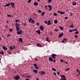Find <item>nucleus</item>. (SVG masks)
Wrapping results in <instances>:
<instances>
[{"mask_svg": "<svg viewBox=\"0 0 80 80\" xmlns=\"http://www.w3.org/2000/svg\"><path fill=\"white\" fill-rule=\"evenodd\" d=\"M10 5H11V4H10V2H8V3H7L5 5H4L5 7H10Z\"/></svg>", "mask_w": 80, "mask_h": 80, "instance_id": "nucleus-11", "label": "nucleus"}, {"mask_svg": "<svg viewBox=\"0 0 80 80\" xmlns=\"http://www.w3.org/2000/svg\"><path fill=\"white\" fill-rule=\"evenodd\" d=\"M19 41L21 42V43H22V42H23V39L22 38H20L19 39Z\"/></svg>", "mask_w": 80, "mask_h": 80, "instance_id": "nucleus-17", "label": "nucleus"}, {"mask_svg": "<svg viewBox=\"0 0 80 80\" xmlns=\"http://www.w3.org/2000/svg\"><path fill=\"white\" fill-rule=\"evenodd\" d=\"M57 13H60L61 15H63V14H64V13H65V12H62V11H58L57 12Z\"/></svg>", "mask_w": 80, "mask_h": 80, "instance_id": "nucleus-5", "label": "nucleus"}, {"mask_svg": "<svg viewBox=\"0 0 80 80\" xmlns=\"http://www.w3.org/2000/svg\"><path fill=\"white\" fill-rule=\"evenodd\" d=\"M20 32L22 34H23V30H22V29L20 30Z\"/></svg>", "mask_w": 80, "mask_h": 80, "instance_id": "nucleus-38", "label": "nucleus"}, {"mask_svg": "<svg viewBox=\"0 0 80 80\" xmlns=\"http://www.w3.org/2000/svg\"><path fill=\"white\" fill-rule=\"evenodd\" d=\"M38 74H40V75H43L45 74V72L43 71H42L38 72Z\"/></svg>", "mask_w": 80, "mask_h": 80, "instance_id": "nucleus-4", "label": "nucleus"}, {"mask_svg": "<svg viewBox=\"0 0 80 80\" xmlns=\"http://www.w3.org/2000/svg\"><path fill=\"white\" fill-rule=\"evenodd\" d=\"M47 6H45L44 7V8H45V9H47Z\"/></svg>", "mask_w": 80, "mask_h": 80, "instance_id": "nucleus-51", "label": "nucleus"}, {"mask_svg": "<svg viewBox=\"0 0 80 80\" xmlns=\"http://www.w3.org/2000/svg\"><path fill=\"white\" fill-rule=\"evenodd\" d=\"M38 13H41V12H42V11L40 10H39L38 11Z\"/></svg>", "mask_w": 80, "mask_h": 80, "instance_id": "nucleus-50", "label": "nucleus"}, {"mask_svg": "<svg viewBox=\"0 0 80 80\" xmlns=\"http://www.w3.org/2000/svg\"><path fill=\"white\" fill-rule=\"evenodd\" d=\"M45 15V12H43L41 13V16H43V15Z\"/></svg>", "mask_w": 80, "mask_h": 80, "instance_id": "nucleus-29", "label": "nucleus"}, {"mask_svg": "<svg viewBox=\"0 0 80 80\" xmlns=\"http://www.w3.org/2000/svg\"><path fill=\"white\" fill-rule=\"evenodd\" d=\"M9 31L10 32H11V33L13 32V30H12V29H11L10 28H9Z\"/></svg>", "mask_w": 80, "mask_h": 80, "instance_id": "nucleus-20", "label": "nucleus"}, {"mask_svg": "<svg viewBox=\"0 0 80 80\" xmlns=\"http://www.w3.org/2000/svg\"><path fill=\"white\" fill-rule=\"evenodd\" d=\"M10 3L11 5V7L12 8H15V3L14 2H11Z\"/></svg>", "mask_w": 80, "mask_h": 80, "instance_id": "nucleus-7", "label": "nucleus"}, {"mask_svg": "<svg viewBox=\"0 0 80 80\" xmlns=\"http://www.w3.org/2000/svg\"><path fill=\"white\" fill-rule=\"evenodd\" d=\"M31 2H32V0H28V3H30Z\"/></svg>", "mask_w": 80, "mask_h": 80, "instance_id": "nucleus-42", "label": "nucleus"}, {"mask_svg": "<svg viewBox=\"0 0 80 80\" xmlns=\"http://www.w3.org/2000/svg\"><path fill=\"white\" fill-rule=\"evenodd\" d=\"M60 80H67V79H66V78H61Z\"/></svg>", "mask_w": 80, "mask_h": 80, "instance_id": "nucleus-26", "label": "nucleus"}, {"mask_svg": "<svg viewBox=\"0 0 80 80\" xmlns=\"http://www.w3.org/2000/svg\"><path fill=\"white\" fill-rule=\"evenodd\" d=\"M36 33H38V34L39 35H40L41 34V32H40V29H39L38 31H35Z\"/></svg>", "mask_w": 80, "mask_h": 80, "instance_id": "nucleus-12", "label": "nucleus"}, {"mask_svg": "<svg viewBox=\"0 0 80 80\" xmlns=\"http://www.w3.org/2000/svg\"><path fill=\"white\" fill-rule=\"evenodd\" d=\"M2 48H3V49H4V50H7V47H5V46H2Z\"/></svg>", "mask_w": 80, "mask_h": 80, "instance_id": "nucleus-19", "label": "nucleus"}, {"mask_svg": "<svg viewBox=\"0 0 80 80\" xmlns=\"http://www.w3.org/2000/svg\"><path fill=\"white\" fill-rule=\"evenodd\" d=\"M1 52L2 54V55H4V52H3L1 51Z\"/></svg>", "mask_w": 80, "mask_h": 80, "instance_id": "nucleus-40", "label": "nucleus"}, {"mask_svg": "<svg viewBox=\"0 0 80 80\" xmlns=\"http://www.w3.org/2000/svg\"><path fill=\"white\" fill-rule=\"evenodd\" d=\"M44 28V27L42 25H41L39 27V29H40L41 30V31H43V30Z\"/></svg>", "mask_w": 80, "mask_h": 80, "instance_id": "nucleus-8", "label": "nucleus"}, {"mask_svg": "<svg viewBox=\"0 0 80 80\" xmlns=\"http://www.w3.org/2000/svg\"><path fill=\"white\" fill-rule=\"evenodd\" d=\"M53 74L54 75H57V74H56V73L55 72H53Z\"/></svg>", "mask_w": 80, "mask_h": 80, "instance_id": "nucleus-56", "label": "nucleus"}, {"mask_svg": "<svg viewBox=\"0 0 80 80\" xmlns=\"http://www.w3.org/2000/svg\"><path fill=\"white\" fill-rule=\"evenodd\" d=\"M47 40H48L49 39V38L48 37L46 38Z\"/></svg>", "mask_w": 80, "mask_h": 80, "instance_id": "nucleus-60", "label": "nucleus"}, {"mask_svg": "<svg viewBox=\"0 0 80 80\" xmlns=\"http://www.w3.org/2000/svg\"><path fill=\"white\" fill-rule=\"evenodd\" d=\"M49 60L51 62H52L53 61V58L52 57H49L48 58Z\"/></svg>", "mask_w": 80, "mask_h": 80, "instance_id": "nucleus-16", "label": "nucleus"}, {"mask_svg": "<svg viewBox=\"0 0 80 80\" xmlns=\"http://www.w3.org/2000/svg\"><path fill=\"white\" fill-rule=\"evenodd\" d=\"M10 34H8V35H7V36L8 37H10Z\"/></svg>", "mask_w": 80, "mask_h": 80, "instance_id": "nucleus-53", "label": "nucleus"}, {"mask_svg": "<svg viewBox=\"0 0 80 80\" xmlns=\"http://www.w3.org/2000/svg\"><path fill=\"white\" fill-rule=\"evenodd\" d=\"M37 80H39V79L38 78H36Z\"/></svg>", "mask_w": 80, "mask_h": 80, "instance_id": "nucleus-64", "label": "nucleus"}, {"mask_svg": "<svg viewBox=\"0 0 80 80\" xmlns=\"http://www.w3.org/2000/svg\"><path fill=\"white\" fill-rule=\"evenodd\" d=\"M54 23H55L56 24L57 23H58V21H57V19H55L54 21Z\"/></svg>", "mask_w": 80, "mask_h": 80, "instance_id": "nucleus-22", "label": "nucleus"}, {"mask_svg": "<svg viewBox=\"0 0 80 80\" xmlns=\"http://www.w3.org/2000/svg\"><path fill=\"white\" fill-rule=\"evenodd\" d=\"M52 70H53V71H56V69H54V68H52Z\"/></svg>", "mask_w": 80, "mask_h": 80, "instance_id": "nucleus-41", "label": "nucleus"}, {"mask_svg": "<svg viewBox=\"0 0 80 80\" xmlns=\"http://www.w3.org/2000/svg\"><path fill=\"white\" fill-rule=\"evenodd\" d=\"M59 28L61 30H63L64 28H62V27H59Z\"/></svg>", "mask_w": 80, "mask_h": 80, "instance_id": "nucleus-27", "label": "nucleus"}, {"mask_svg": "<svg viewBox=\"0 0 80 80\" xmlns=\"http://www.w3.org/2000/svg\"><path fill=\"white\" fill-rule=\"evenodd\" d=\"M28 20L29 21V23H30L32 20V21H31V22L33 24L35 23V20H33V18H28Z\"/></svg>", "mask_w": 80, "mask_h": 80, "instance_id": "nucleus-2", "label": "nucleus"}, {"mask_svg": "<svg viewBox=\"0 0 80 80\" xmlns=\"http://www.w3.org/2000/svg\"><path fill=\"white\" fill-rule=\"evenodd\" d=\"M80 71H78V74H79V75H80Z\"/></svg>", "mask_w": 80, "mask_h": 80, "instance_id": "nucleus-62", "label": "nucleus"}, {"mask_svg": "<svg viewBox=\"0 0 80 80\" xmlns=\"http://www.w3.org/2000/svg\"><path fill=\"white\" fill-rule=\"evenodd\" d=\"M13 48H14V49H16V47L14 45L12 46Z\"/></svg>", "mask_w": 80, "mask_h": 80, "instance_id": "nucleus-49", "label": "nucleus"}, {"mask_svg": "<svg viewBox=\"0 0 80 80\" xmlns=\"http://www.w3.org/2000/svg\"><path fill=\"white\" fill-rule=\"evenodd\" d=\"M34 5L36 6V5H38V2H35L34 3Z\"/></svg>", "mask_w": 80, "mask_h": 80, "instance_id": "nucleus-21", "label": "nucleus"}, {"mask_svg": "<svg viewBox=\"0 0 80 80\" xmlns=\"http://www.w3.org/2000/svg\"><path fill=\"white\" fill-rule=\"evenodd\" d=\"M15 25L16 26L17 34H18V35H22V33L20 31H20V28H19V26L20 25L18 23H17L15 24Z\"/></svg>", "mask_w": 80, "mask_h": 80, "instance_id": "nucleus-1", "label": "nucleus"}, {"mask_svg": "<svg viewBox=\"0 0 80 80\" xmlns=\"http://www.w3.org/2000/svg\"><path fill=\"white\" fill-rule=\"evenodd\" d=\"M14 78L15 80H18L19 79H20V77L18 75H17L16 76H14Z\"/></svg>", "mask_w": 80, "mask_h": 80, "instance_id": "nucleus-3", "label": "nucleus"}, {"mask_svg": "<svg viewBox=\"0 0 80 80\" xmlns=\"http://www.w3.org/2000/svg\"><path fill=\"white\" fill-rule=\"evenodd\" d=\"M52 2V0H48V3H50Z\"/></svg>", "mask_w": 80, "mask_h": 80, "instance_id": "nucleus-46", "label": "nucleus"}, {"mask_svg": "<svg viewBox=\"0 0 80 80\" xmlns=\"http://www.w3.org/2000/svg\"><path fill=\"white\" fill-rule=\"evenodd\" d=\"M23 26H24V27H26V25H27V23H23Z\"/></svg>", "mask_w": 80, "mask_h": 80, "instance_id": "nucleus-34", "label": "nucleus"}, {"mask_svg": "<svg viewBox=\"0 0 80 80\" xmlns=\"http://www.w3.org/2000/svg\"><path fill=\"white\" fill-rule=\"evenodd\" d=\"M26 80H30V79L29 78H27L26 79Z\"/></svg>", "mask_w": 80, "mask_h": 80, "instance_id": "nucleus-58", "label": "nucleus"}, {"mask_svg": "<svg viewBox=\"0 0 80 80\" xmlns=\"http://www.w3.org/2000/svg\"><path fill=\"white\" fill-rule=\"evenodd\" d=\"M60 61L62 63H63V60H62V59H60Z\"/></svg>", "mask_w": 80, "mask_h": 80, "instance_id": "nucleus-44", "label": "nucleus"}, {"mask_svg": "<svg viewBox=\"0 0 80 80\" xmlns=\"http://www.w3.org/2000/svg\"><path fill=\"white\" fill-rule=\"evenodd\" d=\"M34 66L35 67V68H36V69H38V68L37 67V64H36V63H34Z\"/></svg>", "mask_w": 80, "mask_h": 80, "instance_id": "nucleus-14", "label": "nucleus"}, {"mask_svg": "<svg viewBox=\"0 0 80 80\" xmlns=\"http://www.w3.org/2000/svg\"><path fill=\"white\" fill-rule=\"evenodd\" d=\"M79 71H78V69H77L76 70V72H78Z\"/></svg>", "mask_w": 80, "mask_h": 80, "instance_id": "nucleus-61", "label": "nucleus"}, {"mask_svg": "<svg viewBox=\"0 0 80 80\" xmlns=\"http://www.w3.org/2000/svg\"><path fill=\"white\" fill-rule=\"evenodd\" d=\"M57 13H54L53 14L54 16H57Z\"/></svg>", "mask_w": 80, "mask_h": 80, "instance_id": "nucleus-43", "label": "nucleus"}, {"mask_svg": "<svg viewBox=\"0 0 80 80\" xmlns=\"http://www.w3.org/2000/svg\"><path fill=\"white\" fill-rule=\"evenodd\" d=\"M65 20H67V19H68V17H66L65 18Z\"/></svg>", "mask_w": 80, "mask_h": 80, "instance_id": "nucleus-54", "label": "nucleus"}, {"mask_svg": "<svg viewBox=\"0 0 80 80\" xmlns=\"http://www.w3.org/2000/svg\"><path fill=\"white\" fill-rule=\"evenodd\" d=\"M10 50H13L14 49L13 48V47H12V46H10Z\"/></svg>", "mask_w": 80, "mask_h": 80, "instance_id": "nucleus-23", "label": "nucleus"}, {"mask_svg": "<svg viewBox=\"0 0 80 80\" xmlns=\"http://www.w3.org/2000/svg\"><path fill=\"white\" fill-rule=\"evenodd\" d=\"M54 30L55 31H56V32H58V29H55Z\"/></svg>", "mask_w": 80, "mask_h": 80, "instance_id": "nucleus-52", "label": "nucleus"}, {"mask_svg": "<svg viewBox=\"0 0 80 80\" xmlns=\"http://www.w3.org/2000/svg\"><path fill=\"white\" fill-rule=\"evenodd\" d=\"M48 7L49 8V9L48 10L49 11H50V10H52V7L51 5H48Z\"/></svg>", "mask_w": 80, "mask_h": 80, "instance_id": "nucleus-9", "label": "nucleus"}, {"mask_svg": "<svg viewBox=\"0 0 80 80\" xmlns=\"http://www.w3.org/2000/svg\"><path fill=\"white\" fill-rule=\"evenodd\" d=\"M62 43H65V41H64L63 40H62Z\"/></svg>", "mask_w": 80, "mask_h": 80, "instance_id": "nucleus-55", "label": "nucleus"}, {"mask_svg": "<svg viewBox=\"0 0 80 80\" xmlns=\"http://www.w3.org/2000/svg\"><path fill=\"white\" fill-rule=\"evenodd\" d=\"M64 35V34L63 33H61L59 34V36H58V38H60V37H62V36H63Z\"/></svg>", "mask_w": 80, "mask_h": 80, "instance_id": "nucleus-10", "label": "nucleus"}, {"mask_svg": "<svg viewBox=\"0 0 80 80\" xmlns=\"http://www.w3.org/2000/svg\"><path fill=\"white\" fill-rule=\"evenodd\" d=\"M20 22V20L19 19H16L15 20V22L16 23H17V22Z\"/></svg>", "mask_w": 80, "mask_h": 80, "instance_id": "nucleus-25", "label": "nucleus"}, {"mask_svg": "<svg viewBox=\"0 0 80 80\" xmlns=\"http://www.w3.org/2000/svg\"><path fill=\"white\" fill-rule=\"evenodd\" d=\"M61 77L62 78H65V76L63 75H61Z\"/></svg>", "mask_w": 80, "mask_h": 80, "instance_id": "nucleus-35", "label": "nucleus"}, {"mask_svg": "<svg viewBox=\"0 0 80 80\" xmlns=\"http://www.w3.org/2000/svg\"><path fill=\"white\" fill-rule=\"evenodd\" d=\"M70 70V68H68L66 69L65 70L66 71V72H68V70Z\"/></svg>", "mask_w": 80, "mask_h": 80, "instance_id": "nucleus-28", "label": "nucleus"}, {"mask_svg": "<svg viewBox=\"0 0 80 80\" xmlns=\"http://www.w3.org/2000/svg\"><path fill=\"white\" fill-rule=\"evenodd\" d=\"M73 31H78V29H73Z\"/></svg>", "mask_w": 80, "mask_h": 80, "instance_id": "nucleus-45", "label": "nucleus"}, {"mask_svg": "<svg viewBox=\"0 0 80 80\" xmlns=\"http://www.w3.org/2000/svg\"><path fill=\"white\" fill-rule=\"evenodd\" d=\"M44 23H45V24H47V21H44Z\"/></svg>", "mask_w": 80, "mask_h": 80, "instance_id": "nucleus-39", "label": "nucleus"}, {"mask_svg": "<svg viewBox=\"0 0 80 80\" xmlns=\"http://www.w3.org/2000/svg\"><path fill=\"white\" fill-rule=\"evenodd\" d=\"M67 39L66 38H64L63 39V40H64V41H66V40H67Z\"/></svg>", "mask_w": 80, "mask_h": 80, "instance_id": "nucleus-48", "label": "nucleus"}, {"mask_svg": "<svg viewBox=\"0 0 80 80\" xmlns=\"http://www.w3.org/2000/svg\"><path fill=\"white\" fill-rule=\"evenodd\" d=\"M33 72L34 73H36V74H37L38 73V71H37V70H33Z\"/></svg>", "mask_w": 80, "mask_h": 80, "instance_id": "nucleus-15", "label": "nucleus"}, {"mask_svg": "<svg viewBox=\"0 0 80 80\" xmlns=\"http://www.w3.org/2000/svg\"><path fill=\"white\" fill-rule=\"evenodd\" d=\"M52 25L51 21L50 20H48V25Z\"/></svg>", "mask_w": 80, "mask_h": 80, "instance_id": "nucleus-13", "label": "nucleus"}, {"mask_svg": "<svg viewBox=\"0 0 80 80\" xmlns=\"http://www.w3.org/2000/svg\"><path fill=\"white\" fill-rule=\"evenodd\" d=\"M50 34H53V33L52 32H50Z\"/></svg>", "mask_w": 80, "mask_h": 80, "instance_id": "nucleus-63", "label": "nucleus"}, {"mask_svg": "<svg viewBox=\"0 0 80 80\" xmlns=\"http://www.w3.org/2000/svg\"><path fill=\"white\" fill-rule=\"evenodd\" d=\"M75 38H78V35H75Z\"/></svg>", "mask_w": 80, "mask_h": 80, "instance_id": "nucleus-37", "label": "nucleus"}, {"mask_svg": "<svg viewBox=\"0 0 80 80\" xmlns=\"http://www.w3.org/2000/svg\"><path fill=\"white\" fill-rule=\"evenodd\" d=\"M58 75H59V72H57Z\"/></svg>", "mask_w": 80, "mask_h": 80, "instance_id": "nucleus-57", "label": "nucleus"}, {"mask_svg": "<svg viewBox=\"0 0 80 80\" xmlns=\"http://www.w3.org/2000/svg\"><path fill=\"white\" fill-rule=\"evenodd\" d=\"M36 45L38 47H42V46L41 45V44H38V43H37Z\"/></svg>", "mask_w": 80, "mask_h": 80, "instance_id": "nucleus-18", "label": "nucleus"}, {"mask_svg": "<svg viewBox=\"0 0 80 80\" xmlns=\"http://www.w3.org/2000/svg\"><path fill=\"white\" fill-rule=\"evenodd\" d=\"M26 78H30V76L28 75L26 77Z\"/></svg>", "mask_w": 80, "mask_h": 80, "instance_id": "nucleus-24", "label": "nucleus"}, {"mask_svg": "<svg viewBox=\"0 0 80 80\" xmlns=\"http://www.w3.org/2000/svg\"><path fill=\"white\" fill-rule=\"evenodd\" d=\"M51 57L52 58H53L54 59H55L56 58V57H57V55L54 54H52Z\"/></svg>", "mask_w": 80, "mask_h": 80, "instance_id": "nucleus-6", "label": "nucleus"}, {"mask_svg": "<svg viewBox=\"0 0 80 80\" xmlns=\"http://www.w3.org/2000/svg\"><path fill=\"white\" fill-rule=\"evenodd\" d=\"M78 33H79V32L78 31H76L75 33V34H78Z\"/></svg>", "mask_w": 80, "mask_h": 80, "instance_id": "nucleus-36", "label": "nucleus"}, {"mask_svg": "<svg viewBox=\"0 0 80 80\" xmlns=\"http://www.w3.org/2000/svg\"><path fill=\"white\" fill-rule=\"evenodd\" d=\"M40 24V23H38V22H37V25L38 26H39V24Z\"/></svg>", "mask_w": 80, "mask_h": 80, "instance_id": "nucleus-47", "label": "nucleus"}, {"mask_svg": "<svg viewBox=\"0 0 80 80\" xmlns=\"http://www.w3.org/2000/svg\"><path fill=\"white\" fill-rule=\"evenodd\" d=\"M74 27V26H73V24L71 25L69 27H70V28H73V27Z\"/></svg>", "mask_w": 80, "mask_h": 80, "instance_id": "nucleus-32", "label": "nucleus"}, {"mask_svg": "<svg viewBox=\"0 0 80 80\" xmlns=\"http://www.w3.org/2000/svg\"><path fill=\"white\" fill-rule=\"evenodd\" d=\"M69 32H73V30H70L69 31Z\"/></svg>", "mask_w": 80, "mask_h": 80, "instance_id": "nucleus-33", "label": "nucleus"}, {"mask_svg": "<svg viewBox=\"0 0 80 80\" xmlns=\"http://www.w3.org/2000/svg\"><path fill=\"white\" fill-rule=\"evenodd\" d=\"M72 5H77V3L74 2H72Z\"/></svg>", "mask_w": 80, "mask_h": 80, "instance_id": "nucleus-30", "label": "nucleus"}, {"mask_svg": "<svg viewBox=\"0 0 80 80\" xmlns=\"http://www.w3.org/2000/svg\"><path fill=\"white\" fill-rule=\"evenodd\" d=\"M7 15L8 17H12L11 15L7 14Z\"/></svg>", "mask_w": 80, "mask_h": 80, "instance_id": "nucleus-31", "label": "nucleus"}, {"mask_svg": "<svg viewBox=\"0 0 80 80\" xmlns=\"http://www.w3.org/2000/svg\"><path fill=\"white\" fill-rule=\"evenodd\" d=\"M73 13H71V15H70V16H72V15H73Z\"/></svg>", "mask_w": 80, "mask_h": 80, "instance_id": "nucleus-59", "label": "nucleus"}]
</instances>
